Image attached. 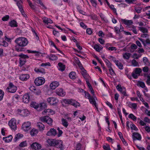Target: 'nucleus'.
<instances>
[{
	"label": "nucleus",
	"mask_w": 150,
	"mask_h": 150,
	"mask_svg": "<svg viewBox=\"0 0 150 150\" xmlns=\"http://www.w3.org/2000/svg\"><path fill=\"white\" fill-rule=\"evenodd\" d=\"M34 70L37 73H40L42 74H45V69L42 68H36Z\"/></svg>",
	"instance_id": "nucleus-28"
},
{
	"label": "nucleus",
	"mask_w": 150,
	"mask_h": 150,
	"mask_svg": "<svg viewBox=\"0 0 150 150\" xmlns=\"http://www.w3.org/2000/svg\"><path fill=\"white\" fill-rule=\"evenodd\" d=\"M142 8L139 7H136L134 8V11L138 13H141Z\"/></svg>",
	"instance_id": "nucleus-46"
},
{
	"label": "nucleus",
	"mask_w": 150,
	"mask_h": 150,
	"mask_svg": "<svg viewBox=\"0 0 150 150\" xmlns=\"http://www.w3.org/2000/svg\"><path fill=\"white\" fill-rule=\"evenodd\" d=\"M59 83L57 81L52 82L50 84V87L52 89H54L59 85Z\"/></svg>",
	"instance_id": "nucleus-19"
},
{
	"label": "nucleus",
	"mask_w": 150,
	"mask_h": 150,
	"mask_svg": "<svg viewBox=\"0 0 150 150\" xmlns=\"http://www.w3.org/2000/svg\"><path fill=\"white\" fill-rule=\"evenodd\" d=\"M17 45L15 46V49L17 52L24 51L25 50L24 47L28 43L27 39L25 38L20 37L16 38L15 41Z\"/></svg>",
	"instance_id": "nucleus-1"
},
{
	"label": "nucleus",
	"mask_w": 150,
	"mask_h": 150,
	"mask_svg": "<svg viewBox=\"0 0 150 150\" xmlns=\"http://www.w3.org/2000/svg\"><path fill=\"white\" fill-rule=\"evenodd\" d=\"M23 136L22 134H18L16 135L14 138L13 139L14 141L15 142H16V141L18 139H20Z\"/></svg>",
	"instance_id": "nucleus-39"
},
{
	"label": "nucleus",
	"mask_w": 150,
	"mask_h": 150,
	"mask_svg": "<svg viewBox=\"0 0 150 150\" xmlns=\"http://www.w3.org/2000/svg\"><path fill=\"white\" fill-rule=\"evenodd\" d=\"M58 65L59 67L58 69L59 70L62 71L64 70L65 67L63 64L61 62H59L58 63Z\"/></svg>",
	"instance_id": "nucleus-30"
},
{
	"label": "nucleus",
	"mask_w": 150,
	"mask_h": 150,
	"mask_svg": "<svg viewBox=\"0 0 150 150\" xmlns=\"http://www.w3.org/2000/svg\"><path fill=\"white\" fill-rule=\"evenodd\" d=\"M47 102L51 105H56L59 102L58 100L53 97H49L47 99Z\"/></svg>",
	"instance_id": "nucleus-8"
},
{
	"label": "nucleus",
	"mask_w": 150,
	"mask_h": 150,
	"mask_svg": "<svg viewBox=\"0 0 150 150\" xmlns=\"http://www.w3.org/2000/svg\"><path fill=\"white\" fill-rule=\"evenodd\" d=\"M47 112L50 113L51 114H53L54 113V112L51 109H45L42 112L43 114L47 113Z\"/></svg>",
	"instance_id": "nucleus-31"
},
{
	"label": "nucleus",
	"mask_w": 150,
	"mask_h": 150,
	"mask_svg": "<svg viewBox=\"0 0 150 150\" xmlns=\"http://www.w3.org/2000/svg\"><path fill=\"white\" fill-rule=\"evenodd\" d=\"M143 61L145 64L146 66H149L150 65V63L146 57H144L143 58Z\"/></svg>",
	"instance_id": "nucleus-34"
},
{
	"label": "nucleus",
	"mask_w": 150,
	"mask_h": 150,
	"mask_svg": "<svg viewBox=\"0 0 150 150\" xmlns=\"http://www.w3.org/2000/svg\"><path fill=\"white\" fill-rule=\"evenodd\" d=\"M37 125L40 131H43L44 129L45 126L41 122H38Z\"/></svg>",
	"instance_id": "nucleus-27"
},
{
	"label": "nucleus",
	"mask_w": 150,
	"mask_h": 150,
	"mask_svg": "<svg viewBox=\"0 0 150 150\" xmlns=\"http://www.w3.org/2000/svg\"><path fill=\"white\" fill-rule=\"evenodd\" d=\"M13 137L12 135H9L8 136L3 138V140L6 142L8 143L11 142L12 139Z\"/></svg>",
	"instance_id": "nucleus-24"
},
{
	"label": "nucleus",
	"mask_w": 150,
	"mask_h": 150,
	"mask_svg": "<svg viewBox=\"0 0 150 150\" xmlns=\"http://www.w3.org/2000/svg\"><path fill=\"white\" fill-rule=\"evenodd\" d=\"M100 16L102 20L105 23L108 22V20L106 18L102 13H100Z\"/></svg>",
	"instance_id": "nucleus-44"
},
{
	"label": "nucleus",
	"mask_w": 150,
	"mask_h": 150,
	"mask_svg": "<svg viewBox=\"0 0 150 150\" xmlns=\"http://www.w3.org/2000/svg\"><path fill=\"white\" fill-rule=\"evenodd\" d=\"M30 148L33 149L38 150L41 149V146L40 144L35 142L31 144Z\"/></svg>",
	"instance_id": "nucleus-13"
},
{
	"label": "nucleus",
	"mask_w": 150,
	"mask_h": 150,
	"mask_svg": "<svg viewBox=\"0 0 150 150\" xmlns=\"http://www.w3.org/2000/svg\"><path fill=\"white\" fill-rule=\"evenodd\" d=\"M31 106L36 109L38 110L39 108V104L35 102H32L31 103Z\"/></svg>",
	"instance_id": "nucleus-35"
},
{
	"label": "nucleus",
	"mask_w": 150,
	"mask_h": 150,
	"mask_svg": "<svg viewBox=\"0 0 150 150\" xmlns=\"http://www.w3.org/2000/svg\"><path fill=\"white\" fill-rule=\"evenodd\" d=\"M95 99L97 100V98L95 97L94 98H91L89 99V102L92 104L94 105L97 110L98 109V105L95 101Z\"/></svg>",
	"instance_id": "nucleus-20"
},
{
	"label": "nucleus",
	"mask_w": 150,
	"mask_h": 150,
	"mask_svg": "<svg viewBox=\"0 0 150 150\" xmlns=\"http://www.w3.org/2000/svg\"><path fill=\"white\" fill-rule=\"evenodd\" d=\"M47 57L53 61L57 60L58 59V57L57 56L52 54H51L47 56Z\"/></svg>",
	"instance_id": "nucleus-32"
},
{
	"label": "nucleus",
	"mask_w": 150,
	"mask_h": 150,
	"mask_svg": "<svg viewBox=\"0 0 150 150\" xmlns=\"http://www.w3.org/2000/svg\"><path fill=\"white\" fill-rule=\"evenodd\" d=\"M38 111H41L45 109L47 107V104L44 103H42L39 104Z\"/></svg>",
	"instance_id": "nucleus-21"
},
{
	"label": "nucleus",
	"mask_w": 150,
	"mask_h": 150,
	"mask_svg": "<svg viewBox=\"0 0 150 150\" xmlns=\"http://www.w3.org/2000/svg\"><path fill=\"white\" fill-rule=\"evenodd\" d=\"M55 93L58 96L64 97L66 94V92L64 89L61 88H59L56 89Z\"/></svg>",
	"instance_id": "nucleus-12"
},
{
	"label": "nucleus",
	"mask_w": 150,
	"mask_h": 150,
	"mask_svg": "<svg viewBox=\"0 0 150 150\" xmlns=\"http://www.w3.org/2000/svg\"><path fill=\"white\" fill-rule=\"evenodd\" d=\"M9 25L11 27H18V23L15 20H13L10 21L8 23Z\"/></svg>",
	"instance_id": "nucleus-23"
},
{
	"label": "nucleus",
	"mask_w": 150,
	"mask_h": 150,
	"mask_svg": "<svg viewBox=\"0 0 150 150\" xmlns=\"http://www.w3.org/2000/svg\"><path fill=\"white\" fill-rule=\"evenodd\" d=\"M94 48L96 51L100 52V51L103 49V47L99 44H98L94 45Z\"/></svg>",
	"instance_id": "nucleus-26"
},
{
	"label": "nucleus",
	"mask_w": 150,
	"mask_h": 150,
	"mask_svg": "<svg viewBox=\"0 0 150 150\" xmlns=\"http://www.w3.org/2000/svg\"><path fill=\"white\" fill-rule=\"evenodd\" d=\"M108 44H107L105 46V47L107 49H108L109 50H110L111 51L116 50V48L115 47H108L107 46V45H108Z\"/></svg>",
	"instance_id": "nucleus-62"
},
{
	"label": "nucleus",
	"mask_w": 150,
	"mask_h": 150,
	"mask_svg": "<svg viewBox=\"0 0 150 150\" xmlns=\"http://www.w3.org/2000/svg\"><path fill=\"white\" fill-rule=\"evenodd\" d=\"M142 72V70L140 68H136L134 71L132 73V76L135 79L138 78V76L140 75Z\"/></svg>",
	"instance_id": "nucleus-6"
},
{
	"label": "nucleus",
	"mask_w": 150,
	"mask_h": 150,
	"mask_svg": "<svg viewBox=\"0 0 150 150\" xmlns=\"http://www.w3.org/2000/svg\"><path fill=\"white\" fill-rule=\"evenodd\" d=\"M35 2L37 4H39L41 6H42L44 9H46V7L44 5L43 3L42 2L41 0H34Z\"/></svg>",
	"instance_id": "nucleus-45"
},
{
	"label": "nucleus",
	"mask_w": 150,
	"mask_h": 150,
	"mask_svg": "<svg viewBox=\"0 0 150 150\" xmlns=\"http://www.w3.org/2000/svg\"><path fill=\"white\" fill-rule=\"evenodd\" d=\"M38 132L37 130L33 128L31 131L30 134L32 136H33L36 135Z\"/></svg>",
	"instance_id": "nucleus-40"
},
{
	"label": "nucleus",
	"mask_w": 150,
	"mask_h": 150,
	"mask_svg": "<svg viewBox=\"0 0 150 150\" xmlns=\"http://www.w3.org/2000/svg\"><path fill=\"white\" fill-rule=\"evenodd\" d=\"M62 124L63 126L66 127H67L68 125V123L67 120L64 119H62Z\"/></svg>",
	"instance_id": "nucleus-38"
},
{
	"label": "nucleus",
	"mask_w": 150,
	"mask_h": 150,
	"mask_svg": "<svg viewBox=\"0 0 150 150\" xmlns=\"http://www.w3.org/2000/svg\"><path fill=\"white\" fill-rule=\"evenodd\" d=\"M128 117L134 121H135L137 119V117L132 113L129 114L128 116Z\"/></svg>",
	"instance_id": "nucleus-49"
},
{
	"label": "nucleus",
	"mask_w": 150,
	"mask_h": 150,
	"mask_svg": "<svg viewBox=\"0 0 150 150\" xmlns=\"http://www.w3.org/2000/svg\"><path fill=\"white\" fill-rule=\"evenodd\" d=\"M139 29L143 33H148V30L147 29L144 27H138Z\"/></svg>",
	"instance_id": "nucleus-33"
},
{
	"label": "nucleus",
	"mask_w": 150,
	"mask_h": 150,
	"mask_svg": "<svg viewBox=\"0 0 150 150\" xmlns=\"http://www.w3.org/2000/svg\"><path fill=\"white\" fill-rule=\"evenodd\" d=\"M54 146L56 147L60 148L61 150H63L62 142L60 140H55Z\"/></svg>",
	"instance_id": "nucleus-16"
},
{
	"label": "nucleus",
	"mask_w": 150,
	"mask_h": 150,
	"mask_svg": "<svg viewBox=\"0 0 150 150\" xmlns=\"http://www.w3.org/2000/svg\"><path fill=\"white\" fill-rule=\"evenodd\" d=\"M129 107L131 108H132L134 109H136L137 108V105L136 103H130L129 104Z\"/></svg>",
	"instance_id": "nucleus-51"
},
{
	"label": "nucleus",
	"mask_w": 150,
	"mask_h": 150,
	"mask_svg": "<svg viewBox=\"0 0 150 150\" xmlns=\"http://www.w3.org/2000/svg\"><path fill=\"white\" fill-rule=\"evenodd\" d=\"M93 6L95 8L96 7L97 5V2L96 0H90Z\"/></svg>",
	"instance_id": "nucleus-57"
},
{
	"label": "nucleus",
	"mask_w": 150,
	"mask_h": 150,
	"mask_svg": "<svg viewBox=\"0 0 150 150\" xmlns=\"http://www.w3.org/2000/svg\"><path fill=\"white\" fill-rule=\"evenodd\" d=\"M132 137L134 142L136 140L140 141L142 139V137L141 135L139 133L135 132L133 133Z\"/></svg>",
	"instance_id": "nucleus-14"
},
{
	"label": "nucleus",
	"mask_w": 150,
	"mask_h": 150,
	"mask_svg": "<svg viewBox=\"0 0 150 150\" xmlns=\"http://www.w3.org/2000/svg\"><path fill=\"white\" fill-rule=\"evenodd\" d=\"M28 4L29 6L33 10L35 11H36L37 10V7H35L34 5H33L30 1H29Z\"/></svg>",
	"instance_id": "nucleus-48"
},
{
	"label": "nucleus",
	"mask_w": 150,
	"mask_h": 150,
	"mask_svg": "<svg viewBox=\"0 0 150 150\" xmlns=\"http://www.w3.org/2000/svg\"><path fill=\"white\" fill-rule=\"evenodd\" d=\"M57 132L56 130L54 128H52L50 129L47 132L46 135L47 136H54L57 135Z\"/></svg>",
	"instance_id": "nucleus-15"
},
{
	"label": "nucleus",
	"mask_w": 150,
	"mask_h": 150,
	"mask_svg": "<svg viewBox=\"0 0 150 150\" xmlns=\"http://www.w3.org/2000/svg\"><path fill=\"white\" fill-rule=\"evenodd\" d=\"M115 64L120 69L122 70L123 69V66L122 64L119 61H118V62L116 63Z\"/></svg>",
	"instance_id": "nucleus-41"
},
{
	"label": "nucleus",
	"mask_w": 150,
	"mask_h": 150,
	"mask_svg": "<svg viewBox=\"0 0 150 150\" xmlns=\"http://www.w3.org/2000/svg\"><path fill=\"white\" fill-rule=\"evenodd\" d=\"M55 140L52 139H49L47 140V142L50 146H54Z\"/></svg>",
	"instance_id": "nucleus-29"
},
{
	"label": "nucleus",
	"mask_w": 150,
	"mask_h": 150,
	"mask_svg": "<svg viewBox=\"0 0 150 150\" xmlns=\"http://www.w3.org/2000/svg\"><path fill=\"white\" fill-rule=\"evenodd\" d=\"M109 70L111 75L114 76L116 75L112 67L109 69Z\"/></svg>",
	"instance_id": "nucleus-60"
},
{
	"label": "nucleus",
	"mask_w": 150,
	"mask_h": 150,
	"mask_svg": "<svg viewBox=\"0 0 150 150\" xmlns=\"http://www.w3.org/2000/svg\"><path fill=\"white\" fill-rule=\"evenodd\" d=\"M132 29H130V30L132 31L135 34H137V32L136 29V27L134 25H132Z\"/></svg>",
	"instance_id": "nucleus-55"
},
{
	"label": "nucleus",
	"mask_w": 150,
	"mask_h": 150,
	"mask_svg": "<svg viewBox=\"0 0 150 150\" xmlns=\"http://www.w3.org/2000/svg\"><path fill=\"white\" fill-rule=\"evenodd\" d=\"M69 77L70 78L74 79L76 78V74L75 72L71 71L69 74Z\"/></svg>",
	"instance_id": "nucleus-37"
},
{
	"label": "nucleus",
	"mask_w": 150,
	"mask_h": 150,
	"mask_svg": "<svg viewBox=\"0 0 150 150\" xmlns=\"http://www.w3.org/2000/svg\"><path fill=\"white\" fill-rule=\"evenodd\" d=\"M130 128L132 130H134L135 131H137L138 130V129L135 125L134 124L132 123L130 125Z\"/></svg>",
	"instance_id": "nucleus-53"
},
{
	"label": "nucleus",
	"mask_w": 150,
	"mask_h": 150,
	"mask_svg": "<svg viewBox=\"0 0 150 150\" xmlns=\"http://www.w3.org/2000/svg\"><path fill=\"white\" fill-rule=\"evenodd\" d=\"M45 82V79L42 77H39L36 78L34 83L37 86H40L43 84Z\"/></svg>",
	"instance_id": "nucleus-7"
},
{
	"label": "nucleus",
	"mask_w": 150,
	"mask_h": 150,
	"mask_svg": "<svg viewBox=\"0 0 150 150\" xmlns=\"http://www.w3.org/2000/svg\"><path fill=\"white\" fill-rule=\"evenodd\" d=\"M137 85V86H139L142 88H144L145 87L144 83L142 81H138Z\"/></svg>",
	"instance_id": "nucleus-42"
},
{
	"label": "nucleus",
	"mask_w": 150,
	"mask_h": 150,
	"mask_svg": "<svg viewBox=\"0 0 150 150\" xmlns=\"http://www.w3.org/2000/svg\"><path fill=\"white\" fill-rule=\"evenodd\" d=\"M29 75L27 74H22L20 75L19 79L22 81L27 80L29 78Z\"/></svg>",
	"instance_id": "nucleus-18"
},
{
	"label": "nucleus",
	"mask_w": 150,
	"mask_h": 150,
	"mask_svg": "<svg viewBox=\"0 0 150 150\" xmlns=\"http://www.w3.org/2000/svg\"><path fill=\"white\" fill-rule=\"evenodd\" d=\"M131 54L129 53H125L123 55L124 58L126 59H128L129 58Z\"/></svg>",
	"instance_id": "nucleus-50"
},
{
	"label": "nucleus",
	"mask_w": 150,
	"mask_h": 150,
	"mask_svg": "<svg viewBox=\"0 0 150 150\" xmlns=\"http://www.w3.org/2000/svg\"><path fill=\"white\" fill-rule=\"evenodd\" d=\"M147 79L146 83L148 85H150V76L148 75L147 76Z\"/></svg>",
	"instance_id": "nucleus-64"
},
{
	"label": "nucleus",
	"mask_w": 150,
	"mask_h": 150,
	"mask_svg": "<svg viewBox=\"0 0 150 150\" xmlns=\"http://www.w3.org/2000/svg\"><path fill=\"white\" fill-rule=\"evenodd\" d=\"M17 112L21 115L23 117L27 116L29 114V111L27 109L21 110L18 109Z\"/></svg>",
	"instance_id": "nucleus-11"
},
{
	"label": "nucleus",
	"mask_w": 150,
	"mask_h": 150,
	"mask_svg": "<svg viewBox=\"0 0 150 150\" xmlns=\"http://www.w3.org/2000/svg\"><path fill=\"white\" fill-rule=\"evenodd\" d=\"M93 57L101 64L102 66V65L103 64V63L101 60V59H99V58L98 57V56L97 55H96L95 54H94V55H93Z\"/></svg>",
	"instance_id": "nucleus-61"
},
{
	"label": "nucleus",
	"mask_w": 150,
	"mask_h": 150,
	"mask_svg": "<svg viewBox=\"0 0 150 150\" xmlns=\"http://www.w3.org/2000/svg\"><path fill=\"white\" fill-rule=\"evenodd\" d=\"M27 144L26 141H24L21 142L19 144V146L21 147H24L26 146Z\"/></svg>",
	"instance_id": "nucleus-47"
},
{
	"label": "nucleus",
	"mask_w": 150,
	"mask_h": 150,
	"mask_svg": "<svg viewBox=\"0 0 150 150\" xmlns=\"http://www.w3.org/2000/svg\"><path fill=\"white\" fill-rule=\"evenodd\" d=\"M40 120L42 122H46L50 125H52L53 120L48 116H45L40 118Z\"/></svg>",
	"instance_id": "nucleus-5"
},
{
	"label": "nucleus",
	"mask_w": 150,
	"mask_h": 150,
	"mask_svg": "<svg viewBox=\"0 0 150 150\" xmlns=\"http://www.w3.org/2000/svg\"><path fill=\"white\" fill-rule=\"evenodd\" d=\"M6 90L8 92L13 93L16 92L17 90V87L12 83L10 82L8 86L6 88Z\"/></svg>",
	"instance_id": "nucleus-4"
},
{
	"label": "nucleus",
	"mask_w": 150,
	"mask_h": 150,
	"mask_svg": "<svg viewBox=\"0 0 150 150\" xmlns=\"http://www.w3.org/2000/svg\"><path fill=\"white\" fill-rule=\"evenodd\" d=\"M51 66V64L50 62H47V63H42L40 65V66L41 67H46L48 66Z\"/></svg>",
	"instance_id": "nucleus-54"
},
{
	"label": "nucleus",
	"mask_w": 150,
	"mask_h": 150,
	"mask_svg": "<svg viewBox=\"0 0 150 150\" xmlns=\"http://www.w3.org/2000/svg\"><path fill=\"white\" fill-rule=\"evenodd\" d=\"M35 91H36L34 92V93L36 95L39 96L41 94V91L40 89H36Z\"/></svg>",
	"instance_id": "nucleus-58"
},
{
	"label": "nucleus",
	"mask_w": 150,
	"mask_h": 150,
	"mask_svg": "<svg viewBox=\"0 0 150 150\" xmlns=\"http://www.w3.org/2000/svg\"><path fill=\"white\" fill-rule=\"evenodd\" d=\"M82 75L84 78L85 79L86 81V80H88V78L90 76L89 75L86 73V70L84 69V71H83V73H82Z\"/></svg>",
	"instance_id": "nucleus-36"
},
{
	"label": "nucleus",
	"mask_w": 150,
	"mask_h": 150,
	"mask_svg": "<svg viewBox=\"0 0 150 150\" xmlns=\"http://www.w3.org/2000/svg\"><path fill=\"white\" fill-rule=\"evenodd\" d=\"M121 21L122 24L127 26H129L133 23L132 21L131 20H127L125 19H121Z\"/></svg>",
	"instance_id": "nucleus-17"
},
{
	"label": "nucleus",
	"mask_w": 150,
	"mask_h": 150,
	"mask_svg": "<svg viewBox=\"0 0 150 150\" xmlns=\"http://www.w3.org/2000/svg\"><path fill=\"white\" fill-rule=\"evenodd\" d=\"M132 65L134 67H139L138 63L135 59H133L131 62Z\"/></svg>",
	"instance_id": "nucleus-43"
},
{
	"label": "nucleus",
	"mask_w": 150,
	"mask_h": 150,
	"mask_svg": "<svg viewBox=\"0 0 150 150\" xmlns=\"http://www.w3.org/2000/svg\"><path fill=\"white\" fill-rule=\"evenodd\" d=\"M8 125L12 129H16V120L14 119H12L8 122Z\"/></svg>",
	"instance_id": "nucleus-10"
},
{
	"label": "nucleus",
	"mask_w": 150,
	"mask_h": 150,
	"mask_svg": "<svg viewBox=\"0 0 150 150\" xmlns=\"http://www.w3.org/2000/svg\"><path fill=\"white\" fill-rule=\"evenodd\" d=\"M18 56L20 57L19 59V67H21L26 63V59L28 58L29 56L26 54H20Z\"/></svg>",
	"instance_id": "nucleus-3"
},
{
	"label": "nucleus",
	"mask_w": 150,
	"mask_h": 150,
	"mask_svg": "<svg viewBox=\"0 0 150 150\" xmlns=\"http://www.w3.org/2000/svg\"><path fill=\"white\" fill-rule=\"evenodd\" d=\"M125 1L128 4H135L136 3L135 2L137 1L136 0H125Z\"/></svg>",
	"instance_id": "nucleus-52"
},
{
	"label": "nucleus",
	"mask_w": 150,
	"mask_h": 150,
	"mask_svg": "<svg viewBox=\"0 0 150 150\" xmlns=\"http://www.w3.org/2000/svg\"><path fill=\"white\" fill-rule=\"evenodd\" d=\"M23 101L24 103H28L29 102L30 98L29 94L26 93L23 97Z\"/></svg>",
	"instance_id": "nucleus-22"
},
{
	"label": "nucleus",
	"mask_w": 150,
	"mask_h": 150,
	"mask_svg": "<svg viewBox=\"0 0 150 150\" xmlns=\"http://www.w3.org/2000/svg\"><path fill=\"white\" fill-rule=\"evenodd\" d=\"M57 130L58 131V132L57 133V137H60L63 133V132L62 130L60 129L59 127H58Z\"/></svg>",
	"instance_id": "nucleus-59"
},
{
	"label": "nucleus",
	"mask_w": 150,
	"mask_h": 150,
	"mask_svg": "<svg viewBox=\"0 0 150 150\" xmlns=\"http://www.w3.org/2000/svg\"><path fill=\"white\" fill-rule=\"evenodd\" d=\"M92 33V30L90 28H88L86 29V33L89 35H91Z\"/></svg>",
	"instance_id": "nucleus-63"
},
{
	"label": "nucleus",
	"mask_w": 150,
	"mask_h": 150,
	"mask_svg": "<svg viewBox=\"0 0 150 150\" xmlns=\"http://www.w3.org/2000/svg\"><path fill=\"white\" fill-rule=\"evenodd\" d=\"M0 45L6 47L8 46V43L5 41L4 38H0Z\"/></svg>",
	"instance_id": "nucleus-25"
},
{
	"label": "nucleus",
	"mask_w": 150,
	"mask_h": 150,
	"mask_svg": "<svg viewBox=\"0 0 150 150\" xmlns=\"http://www.w3.org/2000/svg\"><path fill=\"white\" fill-rule=\"evenodd\" d=\"M63 102L65 105H71L75 107H80L79 103L74 99H65L62 100Z\"/></svg>",
	"instance_id": "nucleus-2"
},
{
	"label": "nucleus",
	"mask_w": 150,
	"mask_h": 150,
	"mask_svg": "<svg viewBox=\"0 0 150 150\" xmlns=\"http://www.w3.org/2000/svg\"><path fill=\"white\" fill-rule=\"evenodd\" d=\"M23 130L25 131H28L31 128V123L30 122L28 121L24 122L22 126Z\"/></svg>",
	"instance_id": "nucleus-9"
},
{
	"label": "nucleus",
	"mask_w": 150,
	"mask_h": 150,
	"mask_svg": "<svg viewBox=\"0 0 150 150\" xmlns=\"http://www.w3.org/2000/svg\"><path fill=\"white\" fill-rule=\"evenodd\" d=\"M4 94V92L2 90L0 89V101L3 100Z\"/></svg>",
	"instance_id": "nucleus-56"
}]
</instances>
